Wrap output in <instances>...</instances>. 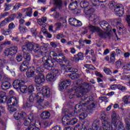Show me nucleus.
Returning a JSON list of instances; mask_svg holds the SVG:
<instances>
[{
	"label": "nucleus",
	"instance_id": "3",
	"mask_svg": "<svg viewBox=\"0 0 130 130\" xmlns=\"http://www.w3.org/2000/svg\"><path fill=\"white\" fill-rule=\"evenodd\" d=\"M42 60L43 63H41V61L37 60H34V64L37 74L43 73L44 72L43 68L49 71L54 66V62H53L52 59L50 60L46 56H44Z\"/></svg>",
	"mask_w": 130,
	"mask_h": 130
},
{
	"label": "nucleus",
	"instance_id": "32",
	"mask_svg": "<svg viewBox=\"0 0 130 130\" xmlns=\"http://www.w3.org/2000/svg\"><path fill=\"white\" fill-rule=\"evenodd\" d=\"M6 99L7 97L6 96V92L4 91H0V103H4V99Z\"/></svg>",
	"mask_w": 130,
	"mask_h": 130
},
{
	"label": "nucleus",
	"instance_id": "44",
	"mask_svg": "<svg viewBox=\"0 0 130 130\" xmlns=\"http://www.w3.org/2000/svg\"><path fill=\"white\" fill-rule=\"evenodd\" d=\"M26 47L28 51H32L34 49V45L31 43H28L26 44Z\"/></svg>",
	"mask_w": 130,
	"mask_h": 130
},
{
	"label": "nucleus",
	"instance_id": "18",
	"mask_svg": "<svg viewBox=\"0 0 130 130\" xmlns=\"http://www.w3.org/2000/svg\"><path fill=\"white\" fill-rule=\"evenodd\" d=\"M34 73H35V69L34 68V67H30L26 73V76L27 78H32V77L34 76Z\"/></svg>",
	"mask_w": 130,
	"mask_h": 130
},
{
	"label": "nucleus",
	"instance_id": "63",
	"mask_svg": "<svg viewBox=\"0 0 130 130\" xmlns=\"http://www.w3.org/2000/svg\"><path fill=\"white\" fill-rule=\"evenodd\" d=\"M21 7V5L19 3H16L13 7V10L17 11L19 10V8Z\"/></svg>",
	"mask_w": 130,
	"mask_h": 130
},
{
	"label": "nucleus",
	"instance_id": "17",
	"mask_svg": "<svg viewBox=\"0 0 130 130\" xmlns=\"http://www.w3.org/2000/svg\"><path fill=\"white\" fill-rule=\"evenodd\" d=\"M18 99L16 96L10 98L8 101V104H10L13 106H16L18 104Z\"/></svg>",
	"mask_w": 130,
	"mask_h": 130
},
{
	"label": "nucleus",
	"instance_id": "38",
	"mask_svg": "<svg viewBox=\"0 0 130 130\" xmlns=\"http://www.w3.org/2000/svg\"><path fill=\"white\" fill-rule=\"evenodd\" d=\"M124 63V62L122 59H120L118 61L116 62V68L117 69H119L121 67V64Z\"/></svg>",
	"mask_w": 130,
	"mask_h": 130
},
{
	"label": "nucleus",
	"instance_id": "56",
	"mask_svg": "<svg viewBox=\"0 0 130 130\" xmlns=\"http://www.w3.org/2000/svg\"><path fill=\"white\" fill-rule=\"evenodd\" d=\"M60 21L62 22L63 27H67V20L63 17H60Z\"/></svg>",
	"mask_w": 130,
	"mask_h": 130
},
{
	"label": "nucleus",
	"instance_id": "58",
	"mask_svg": "<svg viewBox=\"0 0 130 130\" xmlns=\"http://www.w3.org/2000/svg\"><path fill=\"white\" fill-rule=\"evenodd\" d=\"M77 57L78 58L79 60H82L84 58V55L83 54V53L79 52L77 54Z\"/></svg>",
	"mask_w": 130,
	"mask_h": 130
},
{
	"label": "nucleus",
	"instance_id": "26",
	"mask_svg": "<svg viewBox=\"0 0 130 130\" xmlns=\"http://www.w3.org/2000/svg\"><path fill=\"white\" fill-rule=\"evenodd\" d=\"M88 29H89V31H91L93 33H94V32H96V33H98V32L100 30V29L99 28L95 27L94 26L91 25H90L88 26Z\"/></svg>",
	"mask_w": 130,
	"mask_h": 130
},
{
	"label": "nucleus",
	"instance_id": "52",
	"mask_svg": "<svg viewBox=\"0 0 130 130\" xmlns=\"http://www.w3.org/2000/svg\"><path fill=\"white\" fill-rule=\"evenodd\" d=\"M8 109L9 111H10L11 112H15V111H16V108H14L12 105H8Z\"/></svg>",
	"mask_w": 130,
	"mask_h": 130
},
{
	"label": "nucleus",
	"instance_id": "46",
	"mask_svg": "<svg viewBox=\"0 0 130 130\" xmlns=\"http://www.w3.org/2000/svg\"><path fill=\"white\" fill-rule=\"evenodd\" d=\"M125 122L126 123V129L130 130L129 119L128 118H126L125 119Z\"/></svg>",
	"mask_w": 130,
	"mask_h": 130
},
{
	"label": "nucleus",
	"instance_id": "49",
	"mask_svg": "<svg viewBox=\"0 0 130 130\" xmlns=\"http://www.w3.org/2000/svg\"><path fill=\"white\" fill-rule=\"evenodd\" d=\"M98 127H99V123L95 121L92 124V128L94 130H97L98 129Z\"/></svg>",
	"mask_w": 130,
	"mask_h": 130
},
{
	"label": "nucleus",
	"instance_id": "59",
	"mask_svg": "<svg viewBox=\"0 0 130 130\" xmlns=\"http://www.w3.org/2000/svg\"><path fill=\"white\" fill-rule=\"evenodd\" d=\"M44 34L46 36V37H47V38H52V35L50 34V33L48 32L47 31H44Z\"/></svg>",
	"mask_w": 130,
	"mask_h": 130
},
{
	"label": "nucleus",
	"instance_id": "61",
	"mask_svg": "<svg viewBox=\"0 0 130 130\" xmlns=\"http://www.w3.org/2000/svg\"><path fill=\"white\" fill-rule=\"evenodd\" d=\"M8 27V29H10L11 31V30H13V29H14L15 27H16V25H15V24H14V23L12 22L9 24Z\"/></svg>",
	"mask_w": 130,
	"mask_h": 130
},
{
	"label": "nucleus",
	"instance_id": "30",
	"mask_svg": "<svg viewBox=\"0 0 130 130\" xmlns=\"http://www.w3.org/2000/svg\"><path fill=\"white\" fill-rule=\"evenodd\" d=\"M62 121L64 125H69L70 119H69V116L66 115L64 116L62 118Z\"/></svg>",
	"mask_w": 130,
	"mask_h": 130
},
{
	"label": "nucleus",
	"instance_id": "4",
	"mask_svg": "<svg viewBox=\"0 0 130 130\" xmlns=\"http://www.w3.org/2000/svg\"><path fill=\"white\" fill-rule=\"evenodd\" d=\"M14 117L16 120H19L20 122L18 123L19 125H21V123H23L25 126H29V127L36 125V124H32L30 120L27 119V114L25 112L15 113Z\"/></svg>",
	"mask_w": 130,
	"mask_h": 130
},
{
	"label": "nucleus",
	"instance_id": "11",
	"mask_svg": "<svg viewBox=\"0 0 130 130\" xmlns=\"http://www.w3.org/2000/svg\"><path fill=\"white\" fill-rule=\"evenodd\" d=\"M54 5L56 8H52L51 12H56V9H58L59 11L62 10V2L61 0H54Z\"/></svg>",
	"mask_w": 130,
	"mask_h": 130
},
{
	"label": "nucleus",
	"instance_id": "21",
	"mask_svg": "<svg viewBox=\"0 0 130 130\" xmlns=\"http://www.w3.org/2000/svg\"><path fill=\"white\" fill-rule=\"evenodd\" d=\"M95 12V10L93 9V8L91 7V6H88V8H86L84 9V13L86 15H93V13Z\"/></svg>",
	"mask_w": 130,
	"mask_h": 130
},
{
	"label": "nucleus",
	"instance_id": "2",
	"mask_svg": "<svg viewBox=\"0 0 130 130\" xmlns=\"http://www.w3.org/2000/svg\"><path fill=\"white\" fill-rule=\"evenodd\" d=\"M37 91H39L37 94L35 93L31 94L26 104H24L23 106L24 108H30L32 107V104L34 102V100H37V108L41 110L43 109L44 107L43 106V101H44V96L49 97L50 96V90L47 86H37Z\"/></svg>",
	"mask_w": 130,
	"mask_h": 130
},
{
	"label": "nucleus",
	"instance_id": "55",
	"mask_svg": "<svg viewBox=\"0 0 130 130\" xmlns=\"http://www.w3.org/2000/svg\"><path fill=\"white\" fill-rule=\"evenodd\" d=\"M4 6L5 8V11H9V10H11V8H12V4L5 3Z\"/></svg>",
	"mask_w": 130,
	"mask_h": 130
},
{
	"label": "nucleus",
	"instance_id": "51",
	"mask_svg": "<svg viewBox=\"0 0 130 130\" xmlns=\"http://www.w3.org/2000/svg\"><path fill=\"white\" fill-rule=\"evenodd\" d=\"M117 27H118L120 31H123V29H124V26H123V24L119 22H118L117 23Z\"/></svg>",
	"mask_w": 130,
	"mask_h": 130
},
{
	"label": "nucleus",
	"instance_id": "40",
	"mask_svg": "<svg viewBox=\"0 0 130 130\" xmlns=\"http://www.w3.org/2000/svg\"><path fill=\"white\" fill-rule=\"evenodd\" d=\"M7 64V60L0 59V69H5V66Z\"/></svg>",
	"mask_w": 130,
	"mask_h": 130
},
{
	"label": "nucleus",
	"instance_id": "48",
	"mask_svg": "<svg viewBox=\"0 0 130 130\" xmlns=\"http://www.w3.org/2000/svg\"><path fill=\"white\" fill-rule=\"evenodd\" d=\"M104 71L106 75H109L110 76L112 75V72H111V70L109 68L106 67L104 68Z\"/></svg>",
	"mask_w": 130,
	"mask_h": 130
},
{
	"label": "nucleus",
	"instance_id": "20",
	"mask_svg": "<svg viewBox=\"0 0 130 130\" xmlns=\"http://www.w3.org/2000/svg\"><path fill=\"white\" fill-rule=\"evenodd\" d=\"M1 88L2 90H4L5 91L8 90L9 88H11V83L7 81H4L2 83Z\"/></svg>",
	"mask_w": 130,
	"mask_h": 130
},
{
	"label": "nucleus",
	"instance_id": "60",
	"mask_svg": "<svg viewBox=\"0 0 130 130\" xmlns=\"http://www.w3.org/2000/svg\"><path fill=\"white\" fill-rule=\"evenodd\" d=\"M118 89L119 90H120L123 92H124V91H126V87L121 85H118Z\"/></svg>",
	"mask_w": 130,
	"mask_h": 130
},
{
	"label": "nucleus",
	"instance_id": "13",
	"mask_svg": "<svg viewBox=\"0 0 130 130\" xmlns=\"http://www.w3.org/2000/svg\"><path fill=\"white\" fill-rule=\"evenodd\" d=\"M69 22L71 26L74 27H81L82 26V22L74 18H69Z\"/></svg>",
	"mask_w": 130,
	"mask_h": 130
},
{
	"label": "nucleus",
	"instance_id": "37",
	"mask_svg": "<svg viewBox=\"0 0 130 130\" xmlns=\"http://www.w3.org/2000/svg\"><path fill=\"white\" fill-rule=\"evenodd\" d=\"M1 32L3 35H10V34H12V31H11L10 29H2L1 30Z\"/></svg>",
	"mask_w": 130,
	"mask_h": 130
},
{
	"label": "nucleus",
	"instance_id": "15",
	"mask_svg": "<svg viewBox=\"0 0 130 130\" xmlns=\"http://www.w3.org/2000/svg\"><path fill=\"white\" fill-rule=\"evenodd\" d=\"M15 20V17L13 16H11L5 20L1 21L0 23V28H3V27H5L6 25H7V23H10V22H12V21H14Z\"/></svg>",
	"mask_w": 130,
	"mask_h": 130
},
{
	"label": "nucleus",
	"instance_id": "14",
	"mask_svg": "<svg viewBox=\"0 0 130 130\" xmlns=\"http://www.w3.org/2000/svg\"><path fill=\"white\" fill-rule=\"evenodd\" d=\"M89 19L91 22H93L94 25H96L100 22V18L96 14L89 15Z\"/></svg>",
	"mask_w": 130,
	"mask_h": 130
},
{
	"label": "nucleus",
	"instance_id": "6",
	"mask_svg": "<svg viewBox=\"0 0 130 130\" xmlns=\"http://www.w3.org/2000/svg\"><path fill=\"white\" fill-rule=\"evenodd\" d=\"M110 9L114 8V12L116 16L121 17L123 15V6L121 4H117L114 1H111L109 3Z\"/></svg>",
	"mask_w": 130,
	"mask_h": 130
},
{
	"label": "nucleus",
	"instance_id": "57",
	"mask_svg": "<svg viewBox=\"0 0 130 130\" xmlns=\"http://www.w3.org/2000/svg\"><path fill=\"white\" fill-rule=\"evenodd\" d=\"M56 38L58 40H59L60 39H62V38H64V35H63V34L59 33L56 35Z\"/></svg>",
	"mask_w": 130,
	"mask_h": 130
},
{
	"label": "nucleus",
	"instance_id": "8",
	"mask_svg": "<svg viewBox=\"0 0 130 130\" xmlns=\"http://www.w3.org/2000/svg\"><path fill=\"white\" fill-rule=\"evenodd\" d=\"M33 50L34 52L38 53L39 55H44L45 53H47V49L46 48L40 47L38 44L34 45Z\"/></svg>",
	"mask_w": 130,
	"mask_h": 130
},
{
	"label": "nucleus",
	"instance_id": "22",
	"mask_svg": "<svg viewBox=\"0 0 130 130\" xmlns=\"http://www.w3.org/2000/svg\"><path fill=\"white\" fill-rule=\"evenodd\" d=\"M29 67V62L27 61H24L20 67V70L21 72L26 71Z\"/></svg>",
	"mask_w": 130,
	"mask_h": 130
},
{
	"label": "nucleus",
	"instance_id": "33",
	"mask_svg": "<svg viewBox=\"0 0 130 130\" xmlns=\"http://www.w3.org/2000/svg\"><path fill=\"white\" fill-rule=\"evenodd\" d=\"M24 12H26V16L28 17H31V15H32V8H25L23 9Z\"/></svg>",
	"mask_w": 130,
	"mask_h": 130
},
{
	"label": "nucleus",
	"instance_id": "35",
	"mask_svg": "<svg viewBox=\"0 0 130 130\" xmlns=\"http://www.w3.org/2000/svg\"><path fill=\"white\" fill-rule=\"evenodd\" d=\"M66 73H77L78 69H74L73 68H68L65 70Z\"/></svg>",
	"mask_w": 130,
	"mask_h": 130
},
{
	"label": "nucleus",
	"instance_id": "1",
	"mask_svg": "<svg viewBox=\"0 0 130 130\" xmlns=\"http://www.w3.org/2000/svg\"><path fill=\"white\" fill-rule=\"evenodd\" d=\"M73 91L74 93H72L69 95V98L72 99L74 96L76 97H81L80 103L76 106L78 111H85L87 108L88 109H93L95 108V104L92 103L93 98L91 96L85 94L88 92V88L89 84L87 83H84L79 85V83L75 81L73 83Z\"/></svg>",
	"mask_w": 130,
	"mask_h": 130
},
{
	"label": "nucleus",
	"instance_id": "12",
	"mask_svg": "<svg viewBox=\"0 0 130 130\" xmlns=\"http://www.w3.org/2000/svg\"><path fill=\"white\" fill-rule=\"evenodd\" d=\"M45 82V77L42 74H40L35 77V82L38 85H42Z\"/></svg>",
	"mask_w": 130,
	"mask_h": 130
},
{
	"label": "nucleus",
	"instance_id": "53",
	"mask_svg": "<svg viewBox=\"0 0 130 130\" xmlns=\"http://www.w3.org/2000/svg\"><path fill=\"white\" fill-rule=\"evenodd\" d=\"M58 70L57 69H53L52 71V74L53 75V76L55 78V77H56V76H57L58 75Z\"/></svg>",
	"mask_w": 130,
	"mask_h": 130
},
{
	"label": "nucleus",
	"instance_id": "23",
	"mask_svg": "<svg viewBox=\"0 0 130 130\" xmlns=\"http://www.w3.org/2000/svg\"><path fill=\"white\" fill-rule=\"evenodd\" d=\"M42 119H48L50 117V113L48 111H44L41 114Z\"/></svg>",
	"mask_w": 130,
	"mask_h": 130
},
{
	"label": "nucleus",
	"instance_id": "64",
	"mask_svg": "<svg viewBox=\"0 0 130 130\" xmlns=\"http://www.w3.org/2000/svg\"><path fill=\"white\" fill-rule=\"evenodd\" d=\"M26 130H40V129L34 125V126H32L31 127H28L26 129Z\"/></svg>",
	"mask_w": 130,
	"mask_h": 130
},
{
	"label": "nucleus",
	"instance_id": "47",
	"mask_svg": "<svg viewBox=\"0 0 130 130\" xmlns=\"http://www.w3.org/2000/svg\"><path fill=\"white\" fill-rule=\"evenodd\" d=\"M88 114L86 112H84L79 114V118L80 119H85L87 117Z\"/></svg>",
	"mask_w": 130,
	"mask_h": 130
},
{
	"label": "nucleus",
	"instance_id": "25",
	"mask_svg": "<svg viewBox=\"0 0 130 130\" xmlns=\"http://www.w3.org/2000/svg\"><path fill=\"white\" fill-rule=\"evenodd\" d=\"M78 7V2L76 1L75 2L71 3L69 6V10L71 11H74L77 9Z\"/></svg>",
	"mask_w": 130,
	"mask_h": 130
},
{
	"label": "nucleus",
	"instance_id": "31",
	"mask_svg": "<svg viewBox=\"0 0 130 130\" xmlns=\"http://www.w3.org/2000/svg\"><path fill=\"white\" fill-rule=\"evenodd\" d=\"M23 58L27 61L31 60V55L27 52H23Z\"/></svg>",
	"mask_w": 130,
	"mask_h": 130
},
{
	"label": "nucleus",
	"instance_id": "42",
	"mask_svg": "<svg viewBox=\"0 0 130 130\" xmlns=\"http://www.w3.org/2000/svg\"><path fill=\"white\" fill-rule=\"evenodd\" d=\"M55 78L51 73H49L47 75L46 79L47 81H49V82H51L53 78Z\"/></svg>",
	"mask_w": 130,
	"mask_h": 130
},
{
	"label": "nucleus",
	"instance_id": "28",
	"mask_svg": "<svg viewBox=\"0 0 130 130\" xmlns=\"http://www.w3.org/2000/svg\"><path fill=\"white\" fill-rule=\"evenodd\" d=\"M80 7L85 10L86 8H88L90 6L89 5V3L88 2L83 1L80 2Z\"/></svg>",
	"mask_w": 130,
	"mask_h": 130
},
{
	"label": "nucleus",
	"instance_id": "39",
	"mask_svg": "<svg viewBox=\"0 0 130 130\" xmlns=\"http://www.w3.org/2000/svg\"><path fill=\"white\" fill-rule=\"evenodd\" d=\"M19 31L22 33V34H24L25 33H26L27 32V28H26V27L23 26V25H19Z\"/></svg>",
	"mask_w": 130,
	"mask_h": 130
},
{
	"label": "nucleus",
	"instance_id": "62",
	"mask_svg": "<svg viewBox=\"0 0 130 130\" xmlns=\"http://www.w3.org/2000/svg\"><path fill=\"white\" fill-rule=\"evenodd\" d=\"M28 91L29 93H32V92H34V86H33V85L29 86Z\"/></svg>",
	"mask_w": 130,
	"mask_h": 130
},
{
	"label": "nucleus",
	"instance_id": "24",
	"mask_svg": "<svg viewBox=\"0 0 130 130\" xmlns=\"http://www.w3.org/2000/svg\"><path fill=\"white\" fill-rule=\"evenodd\" d=\"M98 34L101 38H107L109 36V34L105 32L101 29L99 30Z\"/></svg>",
	"mask_w": 130,
	"mask_h": 130
},
{
	"label": "nucleus",
	"instance_id": "34",
	"mask_svg": "<svg viewBox=\"0 0 130 130\" xmlns=\"http://www.w3.org/2000/svg\"><path fill=\"white\" fill-rule=\"evenodd\" d=\"M21 93H27L28 91V87L27 86L24 85V84L22 85L20 88L19 89Z\"/></svg>",
	"mask_w": 130,
	"mask_h": 130
},
{
	"label": "nucleus",
	"instance_id": "9",
	"mask_svg": "<svg viewBox=\"0 0 130 130\" xmlns=\"http://www.w3.org/2000/svg\"><path fill=\"white\" fill-rule=\"evenodd\" d=\"M62 59L58 58H53L52 59V61L54 62V66H55L57 62L60 64L61 70H65L66 65L62 63L63 61L64 62H65V63H67V62H68V60L66 59V57H64V56L62 57Z\"/></svg>",
	"mask_w": 130,
	"mask_h": 130
},
{
	"label": "nucleus",
	"instance_id": "43",
	"mask_svg": "<svg viewBox=\"0 0 130 130\" xmlns=\"http://www.w3.org/2000/svg\"><path fill=\"white\" fill-rule=\"evenodd\" d=\"M101 25L103 29H108V27H109L108 22H107V21H103L101 23Z\"/></svg>",
	"mask_w": 130,
	"mask_h": 130
},
{
	"label": "nucleus",
	"instance_id": "45",
	"mask_svg": "<svg viewBox=\"0 0 130 130\" xmlns=\"http://www.w3.org/2000/svg\"><path fill=\"white\" fill-rule=\"evenodd\" d=\"M47 21L46 17H43L41 19H40L38 21V23L40 26L43 25L44 23H45Z\"/></svg>",
	"mask_w": 130,
	"mask_h": 130
},
{
	"label": "nucleus",
	"instance_id": "29",
	"mask_svg": "<svg viewBox=\"0 0 130 130\" xmlns=\"http://www.w3.org/2000/svg\"><path fill=\"white\" fill-rule=\"evenodd\" d=\"M69 77L70 79H72V80H76V79L80 78V75L78 74L74 73L69 74Z\"/></svg>",
	"mask_w": 130,
	"mask_h": 130
},
{
	"label": "nucleus",
	"instance_id": "5",
	"mask_svg": "<svg viewBox=\"0 0 130 130\" xmlns=\"http://www.w3.org/2000/svg\"><path fill=\"white\" fill-rule=\"evenodd\" d=\"M112 123L111 129L116 130L118 127V130H124L123 123L119 121V116L116 114L115 112H113L112 114Z\"/></svg>",
	"mask_w": 130,
	"mask_h": 130
},
{
	"label": "nucleus",
	"instance_id": "19",
	"mask_svg": "<svg viewBox=\"0 0 130 130\" xmlns=\"http://www.w3.org/2000/svg\"><path fill=\"white\" fill-rule=\"evenodd\" d=\"M23 84H24V82L22 81L16 80L13 83V86L15 89L19 90Z\"/></svg>",
	"mask_w": 130,
	"mask_h": 130
},
{
	"label": "nucleus",
	"instance_id": "16",
	"mask_svg": "<svg viewBox=\"0 0 130 130\" xmlns=\"http://www.w3.org/2000/svg\"><path fill=\"white\" fill-rule=\"evenodd\" d=\"M68 85H71V81L69 80H66L63 82H62L59 85V90H64L68 88L69 86Z\"/></svg>",
	"mask_w": 130,
	"mask_h": 130
},
{
	"label": "nucleus",
	"instance_id": "54",
	"mask_svg": "<svg viewBox=\"0 0 130 130\" xmlns=\"http://www.w3.org/2000/svg\"><path fill=\"white\" fill-rule=\"evenodd\" d=\"M16 60H17L18 62H20V61H22V60H23V56H22V55L19 54L17 55L16 57Z\"/></svg>",
	"mask_w": 130,
	"mask_h": 130
},
{
	"label": "nucleus",
	"instance_id": "36",
	"mask_svg": "<svg viewBox=\"0 0 130 130\" xmlns=\"http://www.w3.org/2000/svg\"><path fill=\"white\" fill-rule=\"evenodd\" d=\"M130 95H125L123 98V101L125 104H130Z\"/></svg>",
	"mask_w": 130,
	"mask_h": 130
},
{
	"label": "nucleus",
	"instance_id": "27",
	"mask_svg": "<svg viewBox=\"0 0 130 130\" xmlns=\"http://www.w3.org/2000/svg\"><path fill=\"white\" fill-rule=\"evenodd\" d=\"M27 119L30 120L32 124H36L35 118H34V115H33V114H30L28 116L27 115Z\"/></svg>",
	"mask_w": 130,
	"mask_h": 130
},
{
	"label": "nucleus",
	"instance_id": "50",
	"mask_svg": "<svg viewBox=\"0 0 130 130\" xmlns=\"http://www.w3.org/2000/svg\"><path fill=\"white\" fill-rule=\"evenodd\" d=\"M69 124L71 125H74V124H76L77 122H78V119L76 118H74L72 119H71L70 121H69Z\"/></svg>",
	"mask_w": 130,
	"mask_h": 130
},
{
	"label": "nucleus",
	"instance_id": "10",
	"mask_svg": "<svg viewBox=\"0 0 130 130\" xmlns=\"http://www.w3.org/2000/svg\"><path fill=\"white\" fill-rule=\"evenodd\" d=\"M18 52V47L13 46L10 48L6 49L4 52V55L9 56V55H15Z\"/></svg>",
	"mask_w": 130,
	"mask_h": 130
},
{
	"label": "nucleus",
	"instance_id": "7",
	"mask_svg": "<svg viewBox=\"0 0 130 130\" xmlns=\"http://www.w3.org/2000/svg\"><path fill=\"white\" fill-rule=\"evenodd\" d=\"M101 119L103 120L102 125L104 130L111 129L110 127V119L107 117L106 115L104 114V115H102Z\"/></svg>",
	"mask_w": 130,
	"mask_h": 130
},
{
	"label": "nucleus",
	"instance_id": "41",
	"mask_svg": "<svg viewBox=\"0 0 130 130\" xmlns=\"http://www.w3.org/2000/svg\"><path fill=\"white\" fill-rule=\"evenodd\" d=\"M115 55H116L115 52H113V53L110 55V61H109V63H110L111 62H114L115 60Z\"/></svg>",
	"mask_w": 130,
	"mask_h": 130
}]
</instances>
